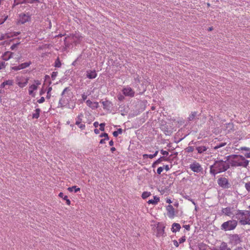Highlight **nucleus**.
Wrapping results in <instances>:
<instances>
[{"mask_svg": "<svg viewBox=\"0 0 250 250\" xmlns=\"http://www.w3.org/2000/svg\"><path fill=\"white\" fill-rule=\"evenodd\" d=\"M93 125L95 127H97L99 125V123L98 122H94V123L93 124Z\"/></svg>", "mask_w": 250, "mask_h": 250, "instance_id": "0e129e2a", "label": "nucleus"}, {"mask_svg": "<svg viewBox=\"0 0 250 250\" xmlns=\"http://www.w3.org/2000/svg\"><path fill=\"white\" fill-rule=\"evenodd\" d=\"M237 224L238 221L237 220H230L223 223L221 226V228L225 231L232 230L236 228Z\"/></svg>", "mask_w": 250, "mask_h": 250, "instance_id": "423d86ee", "label": "nucleus"}, {"mask_svg": "<svg viewBox=\"0 0 250 250\" xmlns=\"http://www.w3.org/2000/svg\"><path fill=\"white\" fill-rule=\"evenodd\" d=\"M58 72H53L52 73V75H51V78L52 79V80H55L56 77L58 75Z\"/></svg>", "mask_w": 250, "mask_h": 250, "instance_id": "ea45409f", "label": "nucleus"}, {"mask_svg": "<svg viewBox=\"0 0 250 250\" xmlns=\"http://www.w3.org/2000/svg\"><path fill=\"white\" fill-rule=\"evenodd\" d=\"M166 210L167 211V215L168 217L170 219H173L175 216V211L171 205H169L166 207Z\"/></svg>", "mask_w": 250, "mask_h": 250, "instance_id": "f8f14e48", "label": "nucleus"}, {"mask_svg": "<svg viewBox=\"0 0 250 250\" xmlns=\"http://www.w3.org/2000/svg\"><path fill=\"white\" fill-rule=\"evenodd\" d=\"M239 150H245V151H249L250 150V148L248 147L243 146V147H240Z\"/></svg>", "mask_w": 250, "mask_h": 250, "instance_id": "a18cd8bd", "label": "nucleus"}, {"mask_svg": "<svg viewBox=\"0 0 250 250\" xmlns=\"http://www.w3.org/2000/svg\"><path fill=\"white\" fill-rule=\"evenodd\" d=\"M146 156H148L150 158H152L154 156H156V152H155L153 155H146Z\"/></svg>", "mask_w": 250, "mask_h": 250, "instance_id": "bf43d9fd", "label": "nucleus"}, {"mask_svg": "<svg viewBox=\"0 0 250 250\" xmlns=\"http://www.w3.org/2000/svg\"><path fill=\"white\" fill-rule=\"evenodd\" d=\"M5 67V63L4 62H0V70Z\"/></svg>", "mask_w": 250, "mask_h": 250, "instance_id": "79ce46f5", "label": "nucleus"}, {"mask_svg": "<svg viewBox=\"0 0 250 250\" xmlns=\"http://www.w3.org/2000/svg\"><path fill=\"white\" fill-rule=\"evenodd\" d=\"M82 99L83 101H85L87 98V95L85 94H83L82 95Z\"/></svg>", "mask_w": 250, "mask_h": 250, "instance_id": "864d4df0", "label": "nucleus"}, {"mask_svg": "<svg viewBox=\"0 0 250 250\" xmlns=\"http://www.w3.org/2000/svg\"><path fill=\"white\" fill-rule=\"evenodd\" d=\"M236 218L242 225H250V211L237 210L235 212Z\"/></svg>", "mask_w": 250, "mask_h": 250, "instance_id": "7ed1b4c3", "label": "nucleus"}, {"mask_svg": "<svg viewBox=\"0 0 250 250\" xmlns=\"http://www.w3.org/2000/svg\"><path fill=\"white\" fill-rule=\"evenodd\" d=\"M166 203L170 204L172 203V201L170 199L167 198L166 199Z\"/></svg>", "mask_w": 250, "mask_h": 250, "instance_id": "680f3d73", "label": "nucleus"}, {"mask_svg": "<svg viewBox=\"0 0 250 250\" xmlns=\"http://www.w3.org/2000/svg\"><path fill=\"white\" fill-rule=\"evenodd\" d=\"M179 243L177 242L176 240L173 241L174 245L176 247H178L179 246Z\"/></svg>", "mask_w": 250, "mask_h": 250, "instance_id": "603ef678", "label": "nucleus"}, {"mask_svg": "<svg viewBox=\"0 0 250 250\" xmlns=\"http://www.w3.org/2000/svg\"><path fill=\"white\" fill-rule=\"evenodd\" d=\"M100 129L101 131H104V126H105V124L104 123H101L100 124Z\"/></svg>", "mask_w": 250, "mask_h": 250, "instance_id": "a19ab883", "label": "nucleus"}, {"mask_svg": "<svg viewBox=\"0 0 250 250\" xmlns=\"http://www.w3.org/2000/svg\"><path fill=\"white\" fill-rule=\"evenodd\" d=\"M185 241H186V237L184 236H183L182 237L180 238L179 239V243H184Z\"/></svg>", "mask_w": 250, "mask_h": 250, "instance_id": "37998d69", "label": "nucleus"}, {"mask_svg": "<svg viewBox=\"0 0 250 250\" xmlns=\"http://www.w3.org/2000/svg\"><path fill=\"white\" fill-rule=\"evenodd\" d=\"M102 103L103 105V108L104 109L109 110L112 106L111 102L108 100L103 101Z\"/></svg>", "mask_w": 250, "mask_h": 250, "instance_id": "aec40b11", "label": "nucleus"}, {"mask_svg": "<svg viewBox=\"0 0 250 250\" xmlns=\"http://www.w3.org/2000/svg\"><path fill=\"white\" fill-rule=\"evenodd\" d=\"M64 200H65V201H66V204L67 205H68V206L70 205V204H71V201H70V200L68 198L67 196L65 195V196H64Z\"/></svg>", "mask_w": 250, "mask_h": 250, "instance_id": "e433bc0d", "label": "nucleus"}, {"mask_svg": "<svg viewBox=\"0 0 250 250\" xmlns=\"http://www.w3.org/2000/svg\"><path fill=\"white\" fill-rule=\"evenodd\" d=\"M190 168L194 172H199L202 170L201 165L196 162L191 164L189 166Z\"/></svg>", "mask_w": 250, "mask_h": 250, "instance_id": "ddd939ff", "label": "nucleus"}, {"mask_svg": "<svg viewBox=\"0 0 250 250\" xmlns=\"http://www.w3.org/2000/svg\"><path fill=\"white\" fill-rule=\"evenodd\" d=\"M52 89L51 87H48V88L47 89L46 98L48 99H49L50 98L51 95L50 94V92L51 91Z\"/></svg>", "mask_w": 250, "mask_h": 250, "instance_id": "4c0bfd02", "label": "nucleus"}, {"mask_svg": "<svg viewBox=\"0 0 250 250\" xmlns=\"http://www.w3.org/2000/svg\"><path fill=\"white\" fill-rule=\"evenodd\" d=\"M197 150L199 153H202V152L207 150V148L205 146H200L196 148Z\"/></svg>", "mask_w": 250, "mask_h": 250, "instance_id": "b1692460", "label": "nucleus"}, {"mask_svg": "<svg viewBox=\"0 0 250 250\" xmlns=\"http://www.w3.org/2000/svg\"><path fill=\"white\" fill-rule=\"evenodd\" d=\"M236 211V210L233 209V208L230 207L223 208L222 209L223 214L230 217H233L234 215H235V212Z\"/></svg>", "mask_w": 250, "mask_h": 250, "instance_id": "9d476101", "label": "nucleus"}, {"mask_svg": "<svg viewBox=\"0 0 250 250\" xmlns=\"http://www.w3.org/2000/svg\"><path fill=\"white\" fill-rule=\"evenodd\" d=\"M44 93V91L43 90H41L40 92V94L41 95L43 94Z\"/></svg>", "mask_w": 250, "mask_h": 250, "instance_id": "774afa93", "label": "nucleus"}, {"mask_svg": "<svg viewBox=\"0 0 250 250\" xmlns=\"http://www.w3.org/2000/svg\"><path fill=\"white\" fill-rule=\"evenodd\" d=\"M67 190L69 192H72L73 190H74V192L75 193L77 192L78 191H79L80 190V188H78L76 186H72L71 187H69L67 188Z\"/></svg>", "mask_w": 250, "mask_h": 250, "instance_id": "4be33fe9", "label": "nucleus"}, {"mask_svg": "<svg viewBox=\"0 0 250 250\" xmlns=\"http://www.w3.org/2000/svg\"><path fill=\"white\" fill-rule=\"evenodd\" d=\"M118 99L119 101H122L124 100V97L122 95H120L118 96Z\"/></svg>", "mask_w": 250, "mask_h": 250, "instance_id": "3c124183", "label": "nucleus"}, {"mask_svg": "<svg viewBox=\"0 0 250 250\" xmlns=\"http://www.w3.org/2000/svg\"><path fill=\"white\" fill-rule=\"evenodd\" d=\"M218 185L223 188H229L228 180L226 178H220L218 180Z\"/></svg>", "mask_w": 250, "mask_h": 250, "instance_id": "4468645a", "label": "nucleus"}, {"mask_svg": "<svg viewBox=\"0 0 250 250\" xmlns=\"http://www.w3.org/2000/svg\"><path fill=\"white\" fill-rule=\"evenodd\" d=\"M164 169L165 168L166 171H168L169 169L168 165L164 166Z\"/></svg>", "mask_w": 250, "mask_h": 250, "instance_id": "052dcab7", "label": "nucleus"}, {"mask_svg": "<svg viewBox=\"0 0 250 250\" xmlns=\"http://www.w3.org/2000/svg\"><path fill=\"white\" fill-rule=\"evenodd\" d=\"M6 85H12L14 83V81L12 80H8L4 81Z\"/></svg>", "mask_w": 250, "mask_h": 250, "instance_id": "2f4dec72", "label": "nucleus"}, {"mask_svg": "<svg viewBox=\"0 0 250 250\" xmlns=\"http://www.w3.org/2000/svg\"><path fill=\"white\" fill-rule=\"evenodd\" d=\"M194 150V148L193 146H188L186 148V151L188 152H191Z\"/></svg>", "mask_w": 250, "mask_h": 250, "instance_id": "58836bf2", "label": "nucleus"}, {"mask_svg": "<svg viewBox=\"0 0 250 250\" xmlns=\"http://www.w3.org/2000/svg\"><path fill=\"white\" fill-rule=\"evenodd\" d=\"M151 195L150 192L147 191H145L142 193V197L143 199H146V198L150 196Z\"/></svg>", "mask_w": 250, "mask_h": 250, "instance_id": "c85d7f7f", "label": "nucleus"}, {"mask_svg": "<svg viewBox=\"0 0 250 250\" xmlns=\"http://www.w3.org/2000/svg\"><path fill=\"white\" fill-rule=\"evenodd\" d=\"M122 92L125 96L129 97H133L135 93L131 87L128 86L124 87L122 90Z\"/></svg>", "mask_w": 250, "mask_h": 250, "instance_id": "2eb2a0df", "label": "nucleus"}, {"mask_svg": "<svg viewBox=\"0 0 250 250\" xmlns=\"http://www.w3.org/2000/svg\"><path fill=\"white\" fill-rule=\"evenodd\" d=\"M122 129L120 128L118 129V131L113 132V135L114 137H117V136H118L119 134H121V133H122Z\"/></svg>", "mask_w": 250, "mask_h": 250, "instance_id": "473e14b6", "label": "nucleus"}, {"mask_svg": "<svg viewBox=\"0 0 250 250\" xmlns=\"http://www.w3.org/2000/svg\"><path fill=\"white\" fill-rule=\"evenodd\" d=\"M181 229V226L179 224L174 223L172 225L171 230L173 232H176L179 231Z\"/></svg>", "mask_w": 250, "mask_h": 250, "instance_id": "412c9836", "label": "nucleus"}, {"mask_svg": "<svg viewBox=\"0 0 250 250\" xmlns=\"http://www.w3.org/2000/svg\"><path fill=\"white\" fill-rule=\"evenodd\" d=\"M225 160H219L216 161L213 165L210 167V173L213 175L227 170L229 167L227 157Z\"/></svg>", "mask_w": 250, "mask_h": 250, "instance_id": "f257e3e1", "label": "nucleus"}, {"mask_svg": "<svg viewBox=\"0 0 250 250\" xmlns=\"http://www.w3.org/2000/svg\"><path fill=\"white\" fill-rule=\"evenodd\" d=\"M227 145V143L222 142L220 143L219 144H217L216 146L213 147V149L214 150H217L218 152H220L221 156L227 154L228 151V149L230 148V146H227L226 148H223L222 149V147H224ZM230 145V144H229V146Z\"/></svg>", "mask_w": 250, "mask_h": 250, "instance_id": "0eeeda50", "label": "nucleus"}, {"mask_svg": "<svg viewBox=\"0 0 250 250\" xmlns=\"http://www.w3.org/2000/svg\"><path fill=\"white\" fill-rule=\"evenodd\" d=\"M13 54V53L12 52L9 51L6 52L2 56V59L4 61H8L12 57Z\"/></svg>", "mask_w": 250, "mask_h": 250, "instance_id": "6ab92c4d", "label": "nucleus"}, {"mask_svg": "<svg viewBox=\"0 0 250 250\" xmlns=\"http://www.w3.org/2000/svg\"><path fill=\"white\" fill-rule=\"evenodd\" d=\"M245 187L246 190L249 192H250V182L245 183Z\"/></svg>", "mask_w": 250, "mask_h": 250, "instance_id": "f704fd0d", "label": "nucleus"}, {"mask_svg": "<svg viewBox=\"0 0 250 250\" xmlns=\"http://www.w3.org/2000/svg\"><path fill=\"white\" fill-rule=\"evenodd\" d=\"M72 39L75 44L80 43L83 38L82 34L79 32L76 31L75 33L71 35Z\"/></svg>", "mask_w": 250, "mask_h": 250, "instance_id": "9b49d317", "label": "nucleus"}, {"mask_svg": "<svg viewBox=\"0 0 250 250\" xmlns=\"http://www.w3.org/2000/svg\"><path fill=\"white\" fill-rule=\"evenodd\" d=\"M164 167H159L157 168V173L160 174L163 170Z\"/></svg>", "mask_w": 250, "mask_h": 250, "instance_id": "de8ad7c7", "label": "nucleus"}, {"mask_svg": "<svg viewBox=\"0 0 250 250\" xmlns=\"http://www.w3.org/2000/svg\"><path fill=\"white\" fill-rule=\"evenodd\" d=\"M197 112H192L189 115L188 117V119L189 121H192L196 116L197 115Z\"/></svg>", "mask_w": 250, "mask_h": 250, "instance_id": "393cba45", "label": "nucleus"}, {"mask_svg": "<svg viewBox=\"0 0 250 250\" xmlns=\"http://www.w3.org/2000/svg\"><path fill=\"white\" fill-rule=\"evenodd\" d=\"M30 64H31L30 62H26L22 63L20 64L21 69H24V68H25L28 67Z\"/></svg>", "mask_w": 250, "mask_h": 250, "instance_id": "cd10ccee", "label": "nucleus"}, {"mask_svg": "<svg viewBox=\"0 0 250 250\" xmlns=\"http://www.w3.org/2000/svg\"><path fill=\"white\" fill-rule=\"evenodd\" d=\"M114 144V142L112 140H111L109 142V145L110 146H112Z\"/></svg>", "mask_w": 250, "mask_h": 250, "instance_id": "338daca9", "label": "nucleus"}, {"mask_svg": "<svg viewBox=\"0 0 250 250\" xmlns=\"http://www.w3.org/2000/svg\"><path fill=\"white\" fill-rule=\"evenodd\" d=\"M31 14L29 12H22L20 13L18 15L17 19V24L21 25L31 22Z\"/></svg>", "mask_w": 250, "mask_h": 250, "instance_id": "39448f33", "label": "nucleus"}, {"mask_svg": "<svg viewBox=\"0 0 250 250\" xmlns=\"http://www.w3.org/2000/svg\"><path fill=\"white\" fill-rule=\"evenodd\" d=\"M86 105L92 109H96L99 107V103L97 102H92L90 100L86 101Z\"/></svg>", "mask_w": 250, "mask_h": 250, "instance_id": "f3484780", "label": "nucleus"}, {"mask_svg": "<svg viewBox=\"0 0 250 250\" xmlns=\"http://www.w3.org/2000/svg\"><path fill=\"white\" fill-rule=\"evenodd\" d=\"M59 196L60 197V198H62L63 200H64V195H63V193L62 192H60L59 194Z\"/></svg>", "mask_w": 250, "mask_h": 250, "instance_id": "6e6d98bb", "label": "nucleus"}, {"mask_svg": "<svg viewBox=\"0 0 250 250\" xmlns=\"http://www.w3.org/2000/svg\"><path fill=\"white\" fill-rule=\"evenodd\" d=\"M86 76L89 79H93L97 76V74L95 70H88L86 71Z\"/></svg>", "mask_w": 250, "mask_h": 250, "instance_id": "a211bd4d", "label": "nucleus"}, {"mask_svg": "<svg viewBox=\"0 0 250 250\" xmlns=\"http://www.w3.org/2000/svg\"><path fill=\"white\" fill-rule=\"evenodd\" d=\"M154 199L149 200L148 201L147 203L154 204L156 202V196H153Z\"/></svg>", "mask_w": 250, "mask_h": 250, "instance_id": "72a5a7b5", "label": "nucleus"}, {"mask_svg": "<svg viewBox=\"0 0 250 250\" xmlns=\"http://www.w3.org/2000/svg\"><path fill=\"white\" fill-rule=\"evenodd\" d=\"M72 97L73 93L71 91L70 88L66 87L62 93V98L60 100V102L62 104H67L69 103Z\"/></svg>", "mask_w": 250, "mask_h": 250, "instance_id": "20e7f679", "label": "nucleus"}, {"mask_svg": "<svg viewBox=\"0 0 250 250\" xmlns=\"http://www.w3.org/2000/svg\"><path fill=\"white\" fill-rule=\"evenodd\" d=\"M55 66L57 67H60L61 66V62L59 59V58H57V59L56 60L55 62Z\"/></svg>", "mask_w": 250, "mask_h": 250, "instance_id": "7c9ffc66", "label": "nucleus"}, {"mask_svg": "<svg viewBox=\"0 0 250 250\" xmlns=\"http://www.w3.org/2000/svg\"><path fill=\"white\" fill-rule=\"evenodd\" d=\"M83 114H80L76 118V125H77L79 128L81 129H84L85 128V125L84 124H82V117H83Z\"/></svg>", "mask_w": 250, "mask_h": 250, "instance_id": "dca6fc26", "label": "nucleus"}, {"mask_svg": "<svg viewBox=\"0 0 250 250\" xmlns=\"http://www.w3.org/2000/svg\"><path fill=\"white\" fill-rule=\"evenodd\" d=\"M12 69L15 71L21 70L20 65L19 66H16L12 67Z\"/></svg>", "mask_w": 250, "mask_h": 250, "instance_id": "09e8293b", "label": "nucleus"}, {"mask_svg": "<svg viewBox=\"0 0 250 250\" xmlns=\"http://www.w3.org/2000/svg\"><path fill=\"white\" fill-rule=\"evenodd\" d=\"M220 250H230V249L228 248L227 244L223 242L220 246Z\"/></svg>", "mask_w": 250, "mask_h": 250, "instance_id": "bb28decb", "label": "nucleus"}, {"mask_svg": "<svg viewBox=\"0 0 250 250\" xmlns=\"http://www.w3.org/2000/svg\"><path fill=\"white\" fill-rule=\"evenodd\" d=\"M100 137H104L106 139V140L109 139V138H108V134L107 133H104V134H102L101 135H100Z\"/></svg>", "mask_w": 250, "mask_h": 250, "instance_id": "49530a36", "label": "nucleus"}, {"mask_svg": "<svg viewBox=\"0 0 250 250\" xmlns=\"http://www.w3.org/2000/svg\"><path fill=\"white\" fill-rule=\"evenodd\" d=\"M41 84V82L39 80H35L33 83L30 84L28 87V93L30 95L34 97L35 96V91L37 90L39 85Z\"/></svg>", "mask_w": 250, "mask_h": 250, "instance_id": "6e6552de", "label": "nucleus"}, {"mask_svg": "<svg viewBox=\"0 0 250 250\" xmlns=\"http://www.w3.org/2000/svg\"><path fill=\"white\" fill-rule=\"evenodd\" d=\"M161 227H162V230H159V231L157 230V234H161V235H163V233H164V229H165V226H161L160 225V224H159H159H157V229H158V228H161Z\"/></svg>", "mask_w": 250, "mask_h": 250, "instance_id": "a878e982", "label": "nucleus"}, {"mask_svg": "<svg viewBox=\"0 0 250 250\" xmlns=\"http://www.w3.org/2000/svg\"><path fill=\"white\" fill-rule=\"evenodd\" d=\"M35 113L32 115L33 118L38 119L40 116V113L41 110L39 108H36L35 110Z\"/></svg>", "mask_w": 250, "mask_h": 250, "instance_id": "5701e85b", "label": "nucleus"}, {"mask_svg": "<svg viewBox=\"0 0 250 250\" xmlns=\"http://www.w3.org/2000/svg\"><path fill=\"white\" fill-rule=\"evenodd\" d=\"M246 157L248 158H250V152L249 153H247L245 154Z\"/></svg>", "mask_w": 250, "mask_h": 250, "instance_id": "e2e57ef3", "label": "nucleus"}, {"mask_svg": "<svg viewBox=\"0 0 250 250\" xmlns=\"http://www.w3.org/2000/svg\"><path fill=\"white\" fill-rule=\"evenodd\" d=\"M160 152L163 155V156L167 158V156L168 155L169 153L167 151L161 150Z\"/></svg>", "mask_w": 250, "mask_h": 250, "instance_id": "c9c22d12", "label": "nucleus"}, {"mask_svg": "<svg viewBox=\"0 0 250 250\" xmlns=\"http://www.w3.org/2000/svg\"><path fill=\"white\" fill-rule=\"evenodd\" d=\"M228 160L232 167H246L249 165V161L245 158L240 155H232L227 157Z\"/></svg>", "mask_w": 250, "mask_h": 250, "instance_id": "f03ea898", "label": "nucleus"}, {"mask_svg": "<svg viewBox=\"0 0 250 250\" xmlns=\"http://www.w3.org/2000/svg\"><path fill=\"white\" fill-rule=\"evenodd\" d=\"M106 140V138H104V139H102L101 140L100 142V143L101 144H104L105 143V140Z\"/></svg>", "mask_w": 250, "mask_h": 250, "instance_id": "13d9d810", "label": "nucleus"}, {"mask_svg": "<svg viewBox=\"0 0 250 250\" xmlns=\"http://www.w3.org/2000/svg\"><path fill=\"white\" fill-rule=\"evenodd\" d=\"M35 1H38V0H25V2H28L30 3H33Z\"/></svg>", "mask_w": 250, "mask_h": 250, "instance_id": "8fccbe9b", "label": "nucleus"}, {"mask_svg": "<svg viewBox=\"0 0 250 250\" xmlns=\"http://www.w3.org/2000/svg\"><path fill=\"white\" fill-rule=\"evenodd\" d=\"M45 101L44 98L43 97H42L39 100L37 101V102L39 104L43 103Z\"/></svg>", "mask_w": 250, "mask_h": 250, "instance_id": "c03bdc74", "label": "nucleus"}, {"mask_svg": "<svg viewBox=\"0 0 250 250\" xmlns=\"http://www.w3.org/2000/svg\"><path fill=\"white\" fill-rule=\"evenodd\" d=\"M18 43L17 44H14L11 46V50H14L17 46Z\"/></svg>", "mask_w": 250, "mask_h": 250, "instance_id": "4d7b16f0", "label": "nucleus"}, {"mask_svg": "<svg viewBox=\"0 0 250 250\" xmlns=\"http://www.w3.org/2000/svg\"><path fill=\"white\" fill-rule=\"evenodd\" d=\"M6 85L5 84V82H3L2 83H1L0 84V87L1 88H3L5 87Z\"/></svg>", "mask_w": 250, "mask_h": 250, "instance_id": "69168bd1", "label": "nucleus"}, {"mask_svg": "<svg viewBox=\"0 0 250 250\" xmlns=\"http://www.w3.org/2000/svg\"><path fill=\"white\" fill-rule=\"evenodd\" d=\"M168 160V158L165 157V156L161 157L158 159H157V164L160 163L162 161H166Z\"/></svg>", "mask_w": 250, "mask_h": 250, "instance_id": "c756f323", "label": "nucleus"}, {"mask_svg": "<svg viewBox=\"0 0 250 250\" xmlns=\"http://www.w3.org/2000/svg\"><path fill=\"white\" fill-rule=\"evenodd\" d=\"M184 228L187 229V230H189L190 229V226L189 225H184Z\"/></svg>", "mask_w": 250, "mask_h": 250, "instance_id": "5fc2aeb1", "label": "nucleus"}, {"mask_svg": "<svg viewBox=\"0 0 250 250\" xmlns=\"http://www.w3.org/2000/svg\"><path fill=\"white\" fill-rule=\"evenodd\" d=\"M28 78L22 76H18L16 78L17 84L21 88L25 87L28 83Z\"/></svg>", "mask_w": 250, "mask_h": 250, "instance_id": "1a4fd4ad", "label": "nucleus"}]
</instances>
